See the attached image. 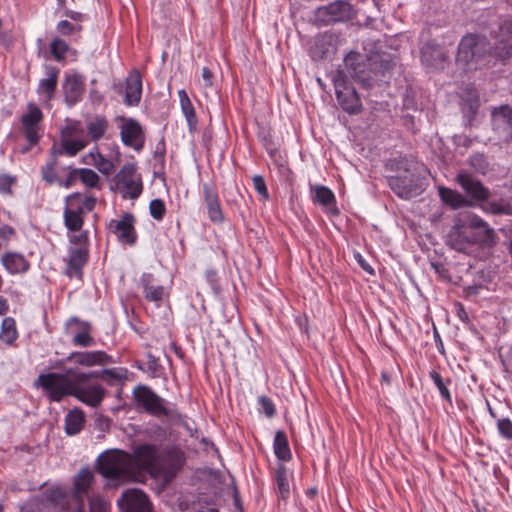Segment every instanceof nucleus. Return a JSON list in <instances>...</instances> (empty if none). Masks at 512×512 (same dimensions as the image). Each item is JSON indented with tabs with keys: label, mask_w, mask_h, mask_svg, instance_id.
Instances as JSON below:
<instances>
[{
	"label": "nucleus",
	"mask_w": 512,
	"mask_h": 512,
	"mask_svg": "<svg viewBox=\"0 0 512 512\" xmlns=\"http://www.w3.org/2000/svg\"><path fill=\"white\" fill-rule=\"evenodd\" d=\"M355 258L357 259V262L359 263V265L361 266V268L363 270H365L366 272H368L370 274L374 273V271L371 268V266L364 260V258L361 256V254L357 253L355 255Z\"/></svg>",
	"instance_id": "69168bd1"
},
{
	"label": "nucleus",
	"mask_w": 512,
	"mask_h": 512,
	"mask_svg": "<svg viewBox=\"0 0 512 512\" xmlns=\"http://www.w3.org/2000/svg\"><path fill=\"white\" fill-rule=\"evenodd\" d=\"M17 336L15 320L12 317L4 318L1 325L0 339L6 344H11Z\"/></svg>",
	"instance_id": "e433bc0d"
},
{
	"label": "nucleus",
	"mask_w": 512,
	"mask_h": 512,
	"mask_svg": "<svg viewBox=\"0 0 512 512\" xmlns=\"http://www.w3.org/2000/svg\"><path fill=\"white\" fill-rule=\"evenodd\" d=\"M14 179L8 175H0V192L3 194L10 193Z\"/></svg>",
	"instance_id": "052dcab7"
},
{
	"label": "nucleus",
	"mask_w": 512,
	"mask_h": 512,
	"mask_svg": "<svg viewBox=\"0 0 512 512\" xmlns=\"http://www.w3.org/2000/svg\"><path fill=\"white\" fill-rule=\"evenodd\" d=\"M456 183L471 201V207L479 206L483 212L492 215H512V204L505 199L489 201V189L473 174L463 170L456 175Z\"/></svg>",
	"instance_id": "f257e3e1"
},
{
	"label": "nucleus",
	"mask_w": 512,
	"mask_h": 512,
	"mask_svg": "<svg viewBox=\"0 0 512 512\" xmlns=\"http://www.w3.org/2000/svg\"><path fill=\"white\" fill-rule=\"evenodd\" d=\"M58 165V158L51 153V159L45 166L41 169L42 178L48 183L52 184L54 182L60 181L57 173L56 167Z\"/></svg>",
	"instance_id": "ea45409f"
},
{
	"label": "nucleus",
	"mask_w": 512,
	"mask_h": 512,
	"mask_svg": "<svg viewBox=\"0 0 512 512\" xmlns=\"http://www.w3.org/2000/svg\"><path fill=\"white\" fill-rule=\"evenodd\" d=\"M492 126L501 140L512 142V107L502 105L494 108Z\"/></svg>",
	"instance_id": "2eb2a0df"
},
{
	"label": "nucleus",
	"mask_w": 512,
	"mask_h": 512,
	"mask_svg": "<svg viewBox=\"0 0 512 512\" xmlns=\"http://www.w3.org/2000/svg\"><path fill=\"white\" fill-rule=\"evenodd\" d=\"M252 181L254 189L257 191V193L261 195L265 200H267L269 198V194L264 178L260 175H255L253 176Z\"/></svg>",
	"instance_id": "6e6d98bb"
},
{
	"label": "nucleus",
	"mask_w": 512,
	"mask_h": 512,
	"mask_svg": "<svg viewBox=\"0 0 512 512\" xmlns=\"http://www.w3.org/2000/svg\"><path fill=\"white\" fill-rule=\"evenodd\" d=\"M117 503L123 512H152L148 497L139 489L126 490Z\"/></svg>",
	"instance_id": "4468645a"
},
{
	"label": "nucleus",
	"mask_w": 512,
	"mask_h": 512,
	"mask_svg": "<svg viewBox=\"0 0 512 512\" xmlns=\"http://www.w3.org/2000/svg\"><path fill=\"white\" fill-rule=\"evenodd\" d=\"M134 217L131 214H125L119 220H111L109 228L122 243L133 244L136 240L134 229Z\"/></svg>",
	"instance_id": "4be33fe9"
},
{
	"label": "nucleus",
	"mask_w": 512,
	"mask_h": 512,
	"mask_svg": "<svg viewBox=\"0 0 512 512\" xmlns=\"http://www.w3.org/2000/svg\"><path fill=\"white\" fill-rule=\"evenodd\" d=\"M97 469L113 485L135 481L131 468V454L121 450L102 453L97 459Z\"/></svg>",
	"instance_id": "20e7f679"
},
{
	"label": "nucleus",
	"mask_w": 512,
	"mask_h": 512,
	"mask_svg": "<svg viewBox=\"0 0 512 512\" xmlns=\"http://www.w3.org/2000/svg\"><path fill=\"white\" fill-rule=\"evenodd\" d=\"M1 262L10 274L24 273L29 269V262L17 252H7L1 257Z\"/></svg>",
	"instance_id": "c756f323"
},
{
	"label": "nucleus",
	"mask_w": 512,
	"mask_h": 512,
	"mask_svg": "<svg viewBox=\"0 0 512 512\" xmlns=\"http://www.w3.org/2000/svg\"><path fill=\"white\" fill-rule=\"evenodd\" d=\"M258 402L261 407V411L267 416L272 417L275 414V406L272 401L266 396H260Z\"/></svg>",
	"instance_id": "4d7b16f0"
},
{
	"label": "nucleus",
	"mask_w": 512,
	"mask_h": 512,
	"mask_svg": "<svg viewBox=\"0 0 512 512\" xmlns=\"http://www.w3.org/2000/svg\"><path fill=\"white\" fill-rule=\"evenodd\" d=\"M448 57V52L444 45L435 40L428 41L421 48V60L428 67H442Z\"/></svg>",
	"instance_id": "a211bd4d"
},
{
	"label": "nucleus",
	"mask_w": 512,
	"mask_h": 512,
	"mask_svg": "<svg viewBox=\"0 0 512 512\" xmlns=\"http://www.w3.org/2000/svg\"><path fill=\"white\" fill-rule=\"evenodd\" d=\"M115 186L124 199H137L143 190L142 179L132 163L125 164L115 175Z\"/></svg>",
	"instance_id": "1a4fd4ad"
},
{
	"label": "nucleus",
	"mask_w": 512,
	"mask_h": 512,
	"mask_svg": "<svg viewBox=\"0 0 512 512\" xmlns=\"http://www.w3.org/2000/svg\"><path fill=\"white\" fill-rule=\"evenodd\" d=\"M97 375L96 372L76 373L74 375L72 396L91 407H97L104 398L105 390L99 384H86L89 378Z\"/></svg>",
	"instance_id": "0eeeda50"
},
{
	"label": "nucleus",
	"mask_w": 512,
	"mask_h": 512,
	"mask_svg": "<svg viewBox=\"0 0 512 512\" xmlns=\"http://www.w3.org/2000/svg\"><path fill=\"white\" fill-rule=\"evenodd\" d=\"M178 96H179L182 112L185 115L186 120H187L189 126L195 125L196 122H197L195 110H194L192 102L189 99L186 91L185 90H179L178 91Z\"/></svg>",
	"instance_id": "4c0bfd02"
},
{
	"label": "nucleus",
	"mask_w": 512,
	"mask_h": 512,
	"mask_svg": "<svg viewBox=\"0 0 512 512\" xmlns=\"http://www.w3.org/2000/svg\"><path fill=\"white\" fill-rule=\"evenodd\" d=\"M133 397L137 407L152 416L168 419L181 418V414L174 406L168 405L165 399L147 386L139 385L134 388Z\"/></svg>",
	"instance_id": "423d86ee"
},
{
	"label": "nucleus",
	"mask_w": 512,
	"mask_h": 512,
	"mask_svg": "<svg viewBox=\"0 0 512 512\" xmlns=\"http://www.w3.org/2000/svg\"><path fill=\"white\" fill-rule=\"evenodd\" d=\"M85 91L83 77L77 73L67 74L63 82L65 101L69 106L78 103Z\"/></svg>",
	"instance_id": "412c9836"
},
{
	"label": "nucleus",
	"mask_w": 512,
	"mask_h": 512,
	"mask_svg": "<svg viewBox=\"0 0 512 512\" xmlns=\"http://www.w3.org/2000/svg\"><path fill=\"white\" fill-rule=\"evenodd\" d=\"M159 453L158 447L153 444H141L134 449L131 468L135 481L143 471L156 476Z\"/></svg>",
	"instance_id": "6e6552de"
},
{
	"label": "nucleus",
	"mask_w": 512,
	"mask_h": 512,
	"mask_svg": "<svg viewBox=\"0 0 512 512\" xmlns=\"http://www.w3.org/2000/svg\"><path fill=\"white\" fill-rule=\"evenodd\" d=\"M73 369H68L65 373H42L34 382V386L41 388L50 401L59 402L66 396H72L74 385Z\"/></svg>",
	"instance_id": "39448f33"
},
{
	"label": "nucleus",
	"mask_w": 512,
	"mask_h": 512,
	"mask_svg": "<svg viewBox=\"0 0 512 512\" xmlns=\"http://www.w3.org/2000/svg\"><path fill=\"white\" fill-rule=\"evenodd\" d=\"M69 241L72 245H77V247H88V233L83 231L78 235H72L70 236Z\"/></svg>",
	"instance_id": "bf43d9fd"
},
{
	"label": "nucleus",
	"mask_w": 512,
	"mask_h": 512,
	"mask_svg": "<svg viewBox=\"0 0 512 512\" xmlns=\"http://www.w3.org/2000/svg\"><path fill=\"white\" fill-rule=\"evenodd\" d=\"M274 453L276 457L282 461L291 459V451L289 448L287 436L283 431H277L274 437Z\"/></svg>",
	"instance_id": "c9c22d12"
},
{
	"label": "nucleus",
	"mask_w": 512,
	"mask_h": 512,
	"mask_svg": "<svg viewBox=\"0 0 512 512\" xmlns=\"http://www.w3.org/2000/svg\"><path fill=\"white\" fill-rule=\"evenodd\" d=\"M64 492L61 489H56L51 492V500L57 502L60 498H64Z\"/></svg>",
	"instance_id": "774afa93"
},
{
	"label": "nucleus",
	"mask_w": 512,
	"mask_h": 512,
	"mask_svg": "<svg viewBox=\"0 0 512 512\" xmlns=\"http://www.w3.org/2000/svg\"><path fill=\"white\" fill-rule=\"evenodd\" d=\"M120 136L123 144L135 151H141L145 143V134L140 123L133 119L123 118V124L120 127Z\"/></svg>",
	"instance_id": "ddd939ff"
},
{
	"label": "nucleus",
	"mask_w": 512,
	"mask_h": 512,
	"mask_svg": "<svg viewBox=\"0 0 512 512\" xmlns=\"http://www.w3.org/2000/svg\"><path fill=\"white\" fill-rule=\"evenodd\" d=\"M43 119L41 110L33 103L28 104L27 113L21 117L25 136L30 145H35L39 140V123Z\"/></svg>",
	"instance_id": "f3484780"
},
{
	"label": "nucleus",
	"mask_w": 512,
	"mask_h": 512,
	"mask_svg": "<svg viewBox=\"0 0 512 512\" xmlns=\"http://www.w3.org/2000/svg\"><path fill=\"white\" fill-rule=\"evenodd\" d=\"M90 512H106L107 503L100 497H91L89 500Z\"/></svg>",
	"instance_id": "13d9d810"
},
{
	"label": "nucleus",
	"mask_w": 512,
	"mask_h": 512,
	"mask_svg": "<svg viewBox=\"0 0 512 512\" xmlns=\"http://www.w3.org/2000/svg\"><path fill=\"white\" fill-rule=\"evenodd\" d=\"M82 29V26L77 24H72L67 20H62L57 24V30L59 33L63 35H71L77 32H80Z\"/></svg>",
	"instance_id": "603ef678"
},
{
	"label": "nucleus",
	"mask_w": 512,
	"mask_h": 512,
	"mask_svg": "<svg viewBox=\"0 0 512 512\" xmlns=\"http://www.w3.org/2000/svg\"><path fill=\"white\" fill-rule=\"evenodd\" d=\"M83 129L78 121L70 122L65 128L61 131V137L74 138L81 135Z\"/></svg>",
	"instance_id": "3c124183"
},
{
	"label": "nucleus",
	"mask_w": 512,
	"mask_h": 512,
	"mask_svg": "<svg viewBox=\"0 0 512 512\" xmlns=\"http://www.w3.org/2000/svg\"><path fill=\"white\" fill-rule=\"evenodd\" d=\"M478 108L479 100L477 97H473L467 101H464L462 111L469 117V119H471L477 113Z\"/></svg>",
	"instance_id": "5fc2aeb1"
},
{
	"label": "nucleus",
	"mask_w": 512,
	"mask_h": 512,
	"mask_svg": "<svg viewBox=\"0 0 512 512\" xmlns=\"http://www.w3.org/2000/svg\"><path fill=\"white\" fill-rule=\"evenodd\" d=\"M89 257L88 247H70L67 260V274L81 277L82 268L86 265Z\"/></svg>",
	"instance_id": "a878e982"
},
{
	"label": "nucleus",
	"mask_w": 512,
	"mask_h": 512,
	"mask_svg": "<svg viewBox=\"0 0 512 512\" xmlns=\"http://www.w3.org/2000/svg\"><path fill=\"white\" fill-rule=\"evenodd\" d=\"M438 194L441 201L452 209L471 207V201L457 190L439 186Z\"/></svg>",
	"instance_id": "c85d7f7f"
},
{
	"label": "nucleus",
	"mask_w": 512,
	"mask_h": 512,
	"mask_svg": "<svg viewBox=\"0 0 512 512\" xmlns=\"http://www.w3.org/2000/svg\"><path fill=\"white\" fill-rule=\"evenodd\" d=\"M152 274H143L141 277V284L144 290L145 298L149 301H161L164 288L160 285L154 286Z\"/></svg>",
	"instance_id": "f704fd0d"
},
{
	"label": "nucleus",
	"mask_w": 512,
	"mask_h": 512,
	"mask_svg": "<svg viewBox=\"0 0 512 512\" xmlns=\"http://www.w3.org/2000/svg\"><path fill=\"white\" fill-rule=\"evenodd\" d=\"M347 73L364 86H370L393 67V61L388 54H373L369 57L350 52L344 59Z\"/></svg>",
	"instance_id": "f03ea898"
},
{
	"label": "nucleus",
	"mask_w": 512,
	"mask_h": 512,
	"mask_svg": "<svg viewBox=\"0 0 512 512\" xmlns=\"http://www.w3.org/2000/svg\"><path fill=\"white\" fill-rule=\"evenodd\" d=\"M96 373L98 374L96 377H101L111 384L113 382H122L127 378V370L122 368L104 369Z\"/></svg>",
	"instance_id": "a19ab883"
},
{
	"label": "nucleus",
	"mask_w": 512,
	"mask_h": 512,
	"mask_svg": "<svg viewBox=\"0 0 512 512\" xmlns=\"http://www.w3.org/2000/svg\"><path fill=\"white\" fill-rule=\"evenodd\" d=\"M499 434L506 440H512V421L509 418H502L497 421Z\"/></svg>",
	"instance_id": "09e8293b"
},
{
	"label": "nucleus",
	"mask_w": 512,
	"mask_h": 512,
	"mask_svg": "<svg viewBox=\"0 0 512 512\" xmlns=\"http://www.w3.org/2000/svg\"><path fill=\"white\" fill-rule=\"evenodd\" d=\"M79 178L78 169H71L68 173V176L65 181H58L61 185H63L66 188H69L76 179Z\"/></svg>",
	"instance_id": "680f3d73"
},
{
	"label": "nucleus",
	"mask_w": 512,
	"mask_h": 512,
	"mask_svg": "<svg viewBox=\"0 0 512 512\" xmlns=\"http://www.w3.org/2000/svg\"><path fill=\"white\" fill-rule=\"evenodd\" d=\"M149 211L152 218L158 221L162 220L166 213L164 202L161 199L152 200L149 204Z\"/></svg>",
	"instance_id": "de8ad7c7"
},
{
	"label": "nucleus",
	"mask_w": 512,
	"mask_h": 512,
	"mask_svg": "<svg viewBox=\"0 0 512 512\" xmlns=\"http://www.w3.org/2000/svg\"><path fill=\"white\" fill-rule=\"evenodd\" d=\"M94 476L90 469L83 468L74 478V493L68 502L69 512H84L83 496L93 482Z\"/></svg>",
	"instance_id": "f8f14e48"
},
{
	"label": "nucleus",
	"mask_w": 512,
	"mask_h": 512,
	"mask_svg": "<svg viewBox=\"0 0 512 512\" xmlns=\"http://www.w3.org/2000/svg\"><path fill=\"white\" fill-rule=\"evenodd\" d=\"M391 189L401 198L409 199L419 194L418 178L411 176H396L389 179Z\"/></svg>",
	"instance_id": "6ab92c4d"
},
{
	"label": "nucleus",
	"mask_w": 512,
	"mask_h": 512,
	"mask_svg": "<svg viewBox=\"0 0 512 512\" xmlns=\"http://www.w3.org/2000/svg\"><path fill=\"white\" fill-rule=\"evenodd\" d=\"M45 75L46 78L39 81L37 93L45 104H49L57 89L59 69L54 66H46Z\"/></svg>",
	"instance_id": "5701e85b"
},
{
	"label": "nucleus",
	"mask_w": 512,
	"mask_h": 512,
	"mask_svg": "<svg viewBox=\"0 0 512 512\" xmlns=\"http://www.w3.org/2000/svg\"><path fill=\"white\" fill-rule=\"evenodd\" d=\"M78 174L81 182L88 187H95L99 182L98 174L92 169H78Z\"/></svg>",
	"instance_id": "49530a36"
},
{
	"label": "nucleus",
	"mask_w": 512,
	"mask_h": 512,
	"mask_svg": "<svg viewBox=\"0 0 512 512\" xmlns=\"http://www.w3.org/2000/svg\"><path fill=\"white\" fill-rule=\"evenodd\" d=\"M142 95V78L137 70H133L126 78L124 103L136 106L140 103Z\"/></svg>",
	"instance_id": "393cba45"
},
{
	"label": "nucleus",
	"mask_w": 512,
	"mask_h": 512,
	"mask_svg": "<svg viewBox=\"0 0 512 512\" xmlns=\"http://www.w3.org/2000/svg\"><path fill=\"white\" fill-rule=\"evenodd\" d=\"M202 79L204 81V85L206 87H211L213 85L212 79H213V73L208 67H204L202 69Z\"/></svg>",
	"instance_id": "e2e57ef3"
},
{
	"label": "nucleus",
	"mask_w": 512,
	"mask_h": 512,
	"mask_svg": "<svg viewBox=\"0 0 512 512\" xmlns=\"http://www.w3.org/2000/svg\"><path fill=\"white\" fill-rule=\"evenodd\" d=\"M80 198L79 193H74L66 198L67 207L64 210V223L69 231H80L83 226L82 208L73 209L74 201Z\"/></svg>",
	"instance_id": "b1692460"
},
{
	"label": "nucleus",
	"mask_w": 512,
	"mask_h": 512,
	"mask_svg": "<svg viewBox=\"0 0 512 512\" xmlns=\"http://www.w3.org/2000/svg\"><path fill=\"white\" fill-rule=\"evenodd\" d=\"M89 156L93 159V164L96 166V168L105 175H108L113 170V164L111 161L104 158L96 149L95 152H91Z\"/></svg>",
	"instance_id": "37998d69"
},
{
	"label": "nucleus",
	"mask_w": 512,
	"mask_h": 512,
	"mask_svg": "<svg viewBox=\"0 0 512 512\" xmlns=\"http://www.w3.org/2000/svg\"><path fill=\"white\" fill-rule=\"evenodd\" d=\"M430 378L432 379L433 383L435 384V386L437 387V389L439 390V393L440 395L445 399L447 400L449 403L452 402L451 400V395H450V392H449V389L447 387V384L450 383V380L447 379L446 381L441 377V375L435 371V370H432L430 372Z\"/></svg>",
	"instance_id": "79ce46f5"
},
{
	"label": "nucleus",
	"mask_w": 512,
	"mask_h": 512,
	"mask_svg": "<svg viewBox=\"0 0 512 512\" xmlns=\"http://www.w3.org/2000/svg\"><path fill=\"white\" fill-rule=\"evenodd\" d=\"M275 480L277 483V487L279 490L280 497L282 499H286L289 496V483H288V475L285 466L280 465L275 473Z\"/></svg>",
	"instance_id": "58836bf2"
},
{
	"label": "nucleus",
	"mask_w": 512,
	"mask_h": 512,
	"mask_svg": "<svg viewBox=\"0 0 512 512\" xmlns=\"http://www.w3.org/2000/svg\"><path fill=\"white\" fill-rule=\"evenodd\" d=\"M16 235L15 229L8 225L3 224L0 226V249L6 247L8 242Z\"/></svg>",
	"instance_id": "8fccbe9b"
},
{
	"label": "nucleus",
	"mask_w": 512,
	"mask_h": 512,
	"mask_svg": "<svg viewBox=\"0 0 512 512\" xmlns=\"http://www.w3.org/2000/svg\"><path fill=\"white\" fill-rule=\"evenodd\" d=\"M68 50V44L61 38H55L50 44L51 54L57 61L63 60Z\"/></svg>",
	"instance_id": "a18cd8bd"
},
{
	"label": "nucleus",
	"mask_w": 512,
	"mask_h": 512,
	"mask_svg": "<svg viewBox=\"0 0 512 512\" xmlns=\"http://www.w3.org/2000/svg\"><path fill=\"white\" fill-rule=\"evenodd\" d=\"M335 94L343 110L350 114L359 112L361 102L354 88L346 85L343 80H336Z\"/></svg>",
	"instance_id": "dca6fc26"
},
{
	"label": "nucleus",
	"mask_w": 512,
	"mask_h": 512,
	"mask_svg": "<svg viewBox=\"0 0 512 512\" xmlns=\"http://www.w3.org/2000/svg\"><path fill=\"white\" fill-rule=\"evenodd\" d=\"M85 127L90 140L97 142L104 138L109 128V121L103 115H92L86 118Z\"/></svg>",
	"instance_id": "bb28decb"
},
{
	"label": "nucleus",
	"mask_w": 512,
	"mask_h": 512,
	"mask_svg": "<svg viewBox=\"0 0 512 512\" xmlns=\"http://www.w3.org/2000/svg\"><path fill=\"white\" fill-rule=\"evenodd\" d=\"M67 360L84 367L103 366L113 362L111 356L100 350L72 352L67 357Z\"/></svg>",
	"instance_id": "aec40b11"
},
{
	"label": "nucleus",
	"mask_w": 512,
	"mask_h": 512,
	"mask_svg": "<svg viewBox=\"0 0 512 512\" xmlns=\"http://www.w3.org/2000/svg\"><path fill=\"white\" fill-rule=\"evenodd\" d=\"M315 200L322 206L330 207L335 203V196L329 188L319 186L315 190Z\"/></svg>",
	"instance_id": "c03bdc74"
},
{
	"label": "nucleus",
	"mask_w": 512,
	"mask_h": 512,
	"mask_svg": "<svg viewBox=\"0 0 512 512\" xmlns=\"http://www.w3.org/2000/svg\"><path fill=\"white\" fill-rule=\"evenodd\" d=\"M465 241L467 243L479 244L482 247L490 248L496 245L498 237L495 230L486 223V227H481L474 232V236L471 240L465 238Z\"/></svg>",
	"instance_id": "7c9ffc66"
},
{
	"label": "nucleus",
	"mask_w": 512,
	"mask_h": 512,
	"mask_svg": "<svg viewBox=\"0 0 512 512\" xmlns=\"http://www.w3.org/2000/svg\"><path fill=\"white\" fill-rule=\"evenodd\" d=\"M71 321L80 325V330L73 336L72 344L78 347H91L95 344L93 337L90 335L91 325L88 322H83L77 318H72Z\"/></svg>",
	"instance_id": "473e14b6"
},
{
	"label": "nucleus",
	"mask_w": 512,
	"mask_h": 512,
	"mask_svg": "<svg viewBox=\"0 0 512 512\" xmlns=\"http://www.w3.org/2000/svg\"><path fill=\"white\" fill-rule=\"evenodd\" d=\"M185 460V453L179 447L172 446L160 451L156 476L171 480L181 470Z\"/></svg>",
	"instance_id": "9d476101"
},
{
	"label": "nucleus",
	"mask_w": 512,
	"mask_h": 512,
	"mask_svg": "<svg viewBox=\"0 0 512 512\" xmlns=\"http://www.w3.org/2000/svg\"><path fill=\"white\" fill-rule=\"evenodd\" d=\"M486 53L493 54L500 59L509 58L512 55V38L491 47L485 37L466 35L459 43L456 60L459 63L469 64L474 59L483 57Z\"/></svg>",
	"instance_id": "7ed1b4c3"
},
{
	"label": "nucleus",
	"mask_w": 512,
	"mask_h": 512,
	"mask_svg": "<svg viewBox=\"0 0 512 512\" xmlns=\"http://www.w3.org/2000/svg\"><path fill=\"white\" fill-rule=\"evenodd\" d=\"M88 145L86 139L61 137L59 146H53L52 154L57 158L62 155L75 156Z\"/></svg>",
	"instance_id": "cd10ccee"
},
{
	"label": "nucleus",
	"mask_w": 512,
	"mask_h": 512,
	"mask_svg": "<svg viewBox=\"0 0 512 512\" xmlns=\"http://www.w3.org/2000/svg\"><path fill=\"white\" fill-rule=\"evenodd\" d=\"M96 203V199L94 197H85L82 201V205L78 208H82V212L84 210L86 211H92L94 209Z\"/></svg>",
	"instance_id": "0e129e2a"
},
{
	"label": "nucleus",
	"mask_w": 512,
	"mask_h": 512,
	"mask_svg": "<svg viewBox=\"0 0 512 512\" xmlns=\"http://www.w3.org/2000/svg\"><path fill=\"white\" fill-rule=\"evenodd\" d=\"M486 223L487 222L480 216L476 214H470L468 215L467 220L463 224V226H466L467 228L476 231L479 230L481 227H486Z\"/></svg>",
	"instance_id": "864d4df0"
},
{
	"label": "nucleus",
	"mask_w": 512,
	"mask_h": 512,
	"mask_svg": "<svg viewBox=\"0 0 512 512\" xmlns=\"http://www.w3.org/2000/svg\"><path fill=\"white\" fill-rule=\"evenodd\" d=\"M8 310H9V306H8L7 300L4 297L0 296V315L1 316L6 315Z\"/></svg>",
	"instance_id": "338daca9"
},
{
	"label": "nucleus",
	"mask_w": 512,
	"mask_h": 512,
	"mask_svg": "<svg viewBox=\"0 0 512 512\" xmlns=\"http://www.w3.org/2000/svg\"><path fill=\"white\" fill-rule=\"evenodd\" d=\"M355 14L351 3L345 0H337L327 6L317 9L316 17L324 24L349 21Z\"/></svg>",
	"instance_id": "9b49d317"
},
{
	"label": "nucleus",
	"mask_w": 512,
	"mask_h": 512,
	"mask_svg": "<svg viewBox=\"0 0 512 512\" xmlns=\"http://www.w3.org/2000/svg\"><path fill=\"white\" fill-rule=\"evenodd\" d=\"M204 194L209 218L213 222H221L223 220V214L220 208L217 193L208 185H204Z\"/></svg>",
	"instance_id": "2f4dec72"
},
{
	"label": "nucleus",
	"mask_w": 512,
	"mask_h": 512,
	"mask_svg": "<svg viewBox=\"0 0 512 512\" xmlns=\"http://www.w3.org/2000/svg\"><path fill=\"white\" fill-rule=\"evenodd\" d=\"M85 423V415L82 410L74 409L65 417V431L68 435L78 434Z\"/></svg>",
	"instance_id": "72a5a7b5"
}]
</instances>
